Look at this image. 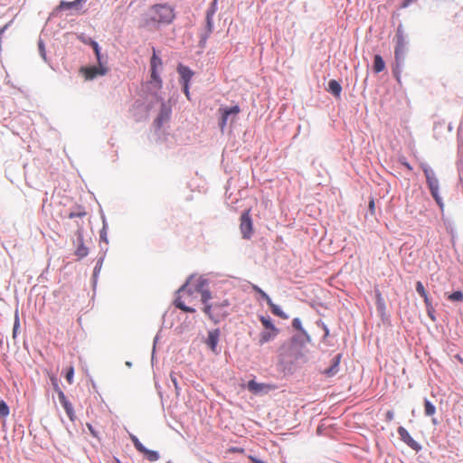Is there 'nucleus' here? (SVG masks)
<instances>
[{
    "instance_id": "34",
    "label": "nucleus",
    "mask_w": 463,
    "mask_h": 463,
    "mask_svg": "<svg viewBox=\"0 0 463 463\" xmlns=\"http://www.w3.org/2000/svg\"><path fill=\"white\" fill-rule=\"evenodd\" d=\"M76 6L74 1L72 2H61L60 5V8L61 9H71L72 7Z\"/></svg>"
},
{
    "instance_id": "7",
    "label": "nucleus",
    "mask_w": 463,
    "mask_h": 463,
    "mask_svg": "<svg viewBox=\"0 0 463 463\" xmlns=\"http://www.w3.org/2000/svg\"><path fill=\"white\" fill-rule=\"evenodd\" d=\"M240 231L242 238L250 240L253 234V222L250 216V209L245 210L240 218Z\"/></svg>"
},
{
    "instance_id": "15",
    "label": "nucleus",
    "mask_w": 463,
    "mask_h": 463,
    "mask_svg": "<svg viewBox=\"0 0 463 463\" xmlns=\"http://www.w3.org/2000/svg\"><path fill=\"white\" fill-rule=\"evenodd\" d=\"M397 431L400 436V439L409 447L414 449H417L419 448L418 443L411 438V436L404 427H399Z\"/></svg>"
},
{
    "instance_id": "44",
    "label": "nucleus",
    "mask_w": 463,
    "mask_h": 463,
    "mask_svg": "<svg viewBox=\"0 0 463 463\" xmlns=\"http://www.w3.org/2000/svg\"><path fill=\"white\" fill-rule=\"evenodd\" d=\"M249 459L251 460L252 463H265L253 456H249Z\"/></svg>"
},
{
    "instance_id": "21",
    "label": "nucleus",
    "mask_w": 463,
    "mask_h": 463,
    "mask_svg": "<svg viewBox=\"0 0 463 463\" xmlns=\"http://www.w3.org/2000/svg\"><path fill=\"white\" fill-rule=\"evenodd\" d=\"M267 304L269 306V307H270V309H271V312H272L275 316H277V317H280V318H282V319H288V315H286V314H285V313H284V312L279 308V307H278L277 305H275V304L272 302V300H271V299H270V302H269V303H267Z\"/></svg>"
},
{
    "instance_id": "23",
    "label": "nucleus",
    "mask_w": 463,
    "mask_h": 463,
    "mask_svg": "<svg viewBox=\"0 0 463 463\" xmlns=\"http://www.w3.org/2000/svg\"><path fill=\"white\" fill-rule=\"evenodd\" d=\"M424 408H425V414L427 416H432L436 412L435 406L428 400H425V402H424Z\"/></svg>"
},
{
    "instance_id": "16",
    "label": "nucleus",
    "mask_w": 463,
    "mask_h": 463,
    "mask_svg": "<svg viewBox=\"0 0 463 463\" xmlns=\"http://www.w3.org/2000/svg\"><path fill=\"white\" fill-rule=\"evenodd\" d=\"M219 341V331L213 330L209 332L206 344L213 352H216L217 344Z\"/></svg>"
},
{
    "instance_id": "9",
    "label": "nucleus",
    "mask_w": 463,
    "mask_h": 463,
    "mask_svg": "<svg viewBox=\"0 0 463 463\" xmlns=\"http://www.w3.org/2000/svg\"><path fill=\"white\" fill-rule=\"evenodd\" d=\"M218 111L221 114L219 127L221 130L223 131L227 125L229 117L231 115L237 116L241 112V109L238 105H236L233 107L220 108Z\"/></svg>"
},
{
    "instance_id": "48",
    "label": "nucleus",
    "mask_w": 463,
    "mask_h": 463,
    "mask_svg": "<svg viewBox=\"0 0 463 463\" xmlns=\"http://www.w3.org/2000/svg\"><path fill=\"white\" fill-rule=\"evenodd\" d=\"M323 329H324V333H325V336H328L329 335V330L327 328V326L326 325H323Z\"/></svg>"
},
{
    "instance_id": "1",
    "label": "nucleus",
    "mask_w": 463,
    "mask_h": 463,
    "mask_svg": "<svg viewBox=\"0 0 463 463\" xmlns=\"http://www.w3.org/2000/svg\"><path fill=\"white\" fill-rule=\"evenodd\" d=\"M175 17L174 8L167 4L152 5L143 19L144 27H157L161 24H171Z\"/></svg>"
},
{
    "instance_id": "38",
    "label": "nucleus",
    "mask_w": 463,
    "mask_h": 463,
    "mask_svg": "<svg viewBox=\"0 0 463 463\" xmlns=\"http://www.w3.org/2000/svg\"><path fill=\"white\" fill-rule=\"evenodd\" d=\"M416 0H403L402 4L401 5L402 8L408 7L411 3L415 2Z\"/></svg>"
},
{
    "instance_id": "31",
    "label": "nucleus",
    "mask_w": 463,
    "mask_h": 463,
    "mask_svg": "<svg viewBox=\"0 0 463 463\" xmlns=\"http://www.w3.org/2000/svg\"><path fill=\"white\" fill-rule=\"evenodd\" d=\"M73 375H74V368L71 366L66 373L65 378L67 382L71 384L73 382Z\"/></svg>"
},
{
    "instance_id": "10",
    "label": "nucleus",
    "mask_w": 463,
    "mask_h": 463,
    "mask_svg": "<svg viewBox=\"0 0 463 463\" xmlns=\"http://www.w3.org/2000/svg\"><path fill=\"white\" fill-rule=\"evenodd\" d=\"M55 391L57 392L59 401L64 408L69 419L71 421H74L76 416L72 404L67 400L64 392L59 388L58 384H55Z\"/></svg>"
},
{
    "instance_id": "2",
    "label": "nucleus",
    "mask_w": 463,
    "mask_h": 463,
    "mask_svg": "<svg viewBox=\"0 0 463 463\" xmlns=\"http://www.w3.org/2000/svg\"><path fill=\"white\" fill-rule=\"evenodd\" d=\"M203 285V280H194L193 279H189L187 283L179 289V296L175 300V307L184 312L194 313L195 309L186 306L185 301L190 303L193 295L197 293V291H201V287Z\"/></svg>"
},
{
    "instance_id": "32",
    "label": "nucleus",
    "mask_w": 463,
    "mask_h": 463,
    "mask_svg": "<svg viewBox=\"0 0 463 463\" xmlns=\"http://www.w3.org/2000/svg\"><path fill=\"white\" fill-rule=\"evenodd\" d=\"M292 326H293L295 329H297V330H298V331H300V332H304V329H303V327H302V323H301V321H300V319H299V318H294V319H293V321H292Z\"/></svg>"
},
{
    "instance_id": "24",
    "label": "nucleus",
    "mask_w": 463,
    "mask_h": 463,
    "mask_svg": "<svg viewBox=\"0 0 463 463\" xmlns=\"http://www.w3.org/2000/svg\"><path fill=\"white\" fill-rule=\"evenodd\" d=\"M252 289L257 292L260 297L261 298H263L267 303H269L270 302V298L269 297V295L264 292L260 288H259L257 285H252L251 286Z\"/></svg>"
},
{
    "instance_id": "18",
    "label": "nucleus",
    "mask_w": 463,
    "mask_h": 463,
    "mask_svg": "<svg viewBox=\"0 0 463 463\" xmlns=\"http://www.w3.org/2000/svg\"><path fill=\"white\" fill-rule=\"evenodd\" d=\"M328 91L331 92L335 97H339L342 92V87L337 80H331L328 82Z\"/></svg>"
},
{
    "instance_id": "35",
    "label": "nucleus",
    "mask_w": 463,
    "mask_h": 463,
    "mask_svg": "<svg viewBox=\"0 0 463 463\" xmlns=\"http://www.w3.org/2000/svg\"><path fill=\"white\" fill-rule=\"evenodd\" d=\"M229 452L231 453H240V454H243L245 452V449L243 448H239V447H232L228 449Z\"/></svg>"
},
{
    "instance_id": "28",
    "label": "nucleus",
    "mask_w": 463,
    "mask_h": 463,
    "mask_svg": "<svg viewBox=\"0 0 463 463\" xmlns=\"http://www.w3.org/2000/svg\"><path fill=\"white\" fill-rule=\"evenodd\" d=\"M203 285L201 287V291H197V293H201V299L203 303H206L211 298V292L209 290L203 289Z\"/></svg>"
},
{
    "instance_id": "50",
    "label": "nucleus",
    "mask_w": 463,
    "mask_h": 463,
    "mask_svg": "<svg viewBox=\"0 0 463 463\" xmlns=\"http://www.w3.org/2000/svg\"><path fill=\"white\" fill-rule=\"evenodd\" d=\"M116 463H122L119 459H116Z\"/></svg>"
},
{
    "instance_id": "20",
    "label": "nucleus",
    "mask_w": 463,
    "mask_h": 463,
    "mask_svg": "<svg viewBox=\"0 0 463 463\" xmlns=\"http://www.w3.org/2000/svg\"><path fill=\"white\" fill-rule=\"evenodd\" d=\"M278 334H279V331L269 330L268 332H262L260 334V343L265 344V343L272 340L273 338H275Z\"/></svg>"
},
{
    "instance_id": "5",
    "label": "nucleus",
    "mask_w": 463,
    "mask_h": 463,
    "mask_svg": "<svg viewBox=\"0 0 463 463\" xmlns=\"http://www.w3.org/2000/svg\"><path fill=\"white\" fill-rule=\"evenodd\" d=\"M428 186L430 188V194L439 208L442 210L444 208V203L442 198L439 195V180L436 177L434 172L429 167H424L423 169Z\"/></svg>"
},
{
    "instance_id": "46",
    "label": "nucleus",
    "mask_w": 463,
    "mask_h": 463,
    "mask_svg": "<svg viewBox=\"0 0 463 463\" xmlns=\"http://www.w3.org/2000/svg\"><path fill=\"white\" fill-rule=\"evenodd\" d=\"M427 312H428L429 317H430L434 321V320H435V317H434V316L432 315V314H433V312H434V308L432 307V309H430V310H429V309H427Z\"/></svg>"
},
{
    "instance_id": "43",
    "label": "nucleus",
    "mask_w": 463,
    "mask_h": 463,
    "mask_svg": "<svg viewBox=\"0 0 463 463\" xmlns=\"http://www.w3.org/2000/svg\"><path fill=\"white\" fill-rule=\"evenodd\" d=\"M83 215H85V213H69V215H68V217H69L70 219H72V218H74V217L83 216Z\"/></svg>"
},
{
    "instance_id": "30",
    "label": "nucleus",
    "mask_w": 463,
    "mask_h": 463,
    "mask_svg": "<svg viewBox=\"0 0 463 463\" xmlns=\"http://www.w3.org/2000/svg\"><path fill=\"white\" fill-rule=\"evenodd\" d=\"M416 291L420 297H426V294H428L427 290L425 289L423 284L420 281L416 282Z\"/></svg>"
},
{
    "instance_id": "47",
    "label": "nucleus",
    "mask_w": 463,
    "mask_h": 463,
    "mask_svg": "<svg viewBox=\"0 0 463 463\" xmlns=\"http://www.w3.org/2000/svg\"><path fill=\"white\" fill-rule=\"evenodd\" d=\"M207 26H208V33H212V23H211L210 18L207 19Z\"/></svg>"
},
{
    "instance_id": "8",
    "label": "nucleus",
    "mask_w": 463,
    "mask_h": 463,
    "mask_svg": "<svg viewBox=\"0 0 463 463\" xmlns=\"http://www.w3.org/2000/svg\"><path fill=\"white\" fill-rule=\"evenodd\" d=\"M130 439L133 442L136 449L140 453L144 454L147 460L153 462L159 459L160 457L158 452L147 449L135 435L130 434Z\"/></svg>"
},
{
    "instance_id": "36",
    "label": "nucleus",
    "mask_w": 463,
    "mask_h": 463,
    "mask_svg": "<svg viewBox=\"0 0 463 463\" xmlns=\"http://www.w3.org/2000/svg\"><path fill=\"white\" fill-rule=\"evenodd\" d=\"M423 299H424V303H425V306H426V309H432V304H431V301L429 298V295L426 294V297H422Z\"/></svg>"
},
{
    "instance_id": "17",
    "label": "nucleus",
    "mask_w": 463,
    "mask_h": 463,
    "mask_svg": "<svg viewBox=\"0 0 463 463\" xmlns=\"http://www.w3.org/2000/svg\"><path fill=\"white\" fill-rule=\"evenodd\" d=\"M177 71L181 76V80L183 83H189L192 79L194 72L186 66L179 65L177 68Z\"/></svg>"
},
{
    "instance_id": "51",
    "label": "nucleus",
    "mask_w": 463,
    "mask_h": 463,
    "mask_svg": "<svg viewBox=\"0 0 463 463\" xmlns=\"http://www.w3.org/2000/svg\"><path fill=\"white\" fill-rule=\"evenodd\" d=\"M395 75H396V79L399 80V76L397 75L396 71H394Z\"/></svg>"
},
{
    "instance_id": "12",
    "label": "nucleus",
    "mask_w": 463,
    "mask_h": 463,
    "mask_svg": "<svg viewBox=\"0 0 463 463\" xmlns=\"http://www.w3.org/2000/svg\"><path fill=\"white\" fill-rule=\"evenodd\" d=\"M247 388L250 392H252L254 394H258V393H267L269 391L273 390L274 386H272L270 384H267V383H259L255 382L254 380H250L248 382Z\"/></svg>"
},
{
    "instance_id": "41",
    "label": "nucleus",
    "mask_w": 463,
    "mask_h": 463,
    "mask_svg": "<svg viewBox=\"0 0 463 463\" xmlns=\"http://www.w3.org/2000/svg\"><path fill=\"white\" fill-rule=\"evenodd\" d=\"M170 377L175 385V390L178 392L179 387H178V383H177L176 377L174 374H171Z\"/></svg>"
},
{
    "instance_id": "33",
    "label": "nucleus",
    "mask_w": 463,
    "mask_h": 463,
    "mask_svg": "<svg viewBox=\"0 0 463 463\" xmlns=\"http://www.w3.org/2000/svg\"><path fill=\"white\" fill-rule=\"evenodd\" d=\"M91 46L94 50V52L96 54L98 61H100V50H99V46L98 43L92 42Z\"/></svg>"
},
{
    "instance_id": "6",
    "label": "nucleus",
    "mask_w": 463,
    "mask_h": 463,
    "mask_svg": "<svg viewBox=\"0 0 463 463\" xmlns=\"http://www.w3.org/2000/svg\"><path fill=\"white\" fill-rule=\"evenodd\" d=\"M395 37L396 46L394 50V55L396 68L398 69L403 63L406 52V41L403 35V31L401 27H398Z\"/></svg>"
},
{
    "instance_id": "27",
    "label": "nucleus",
    "mask_w": 463,
    "mask_h": 463,
    "mask_svg": "<svg viewBox=\"0 0 463 463\" xmlns=\"http://www.w3.org/2000/svg\"><path fill=\"white\" fill-rule=\"evenodd\" d=\"M448 298L451 301H463V293L461 291H455L451 293Z\"/></svg>"
},
{
    "instance_id": "4",
    "label": "nucleus",
    "mask_w": 463,
    "mask_h": 463,
    "mask_svg": "<svg viewBox=\"0 0 463 463\" xmlns=\"http://www.w3.org/2000/svg\"><path fill=\"white\" fill-rule=\"evenodd\" d=\"M162 60L156 54L155 48H153V55L150 59V80L148 83L152 89L156 90L162 89L163 81L159 75V71L162 69Z\"/></svg>"
},
{
    "instance_id": "3",
    "label": "nucleus",
    "mask_w": 463,
    "mask_h": 463,
    "mask_svg": "<svg viewBox=\"0 0 463 463\" xmlns=\"http://www.w3.org/2000/svg\"><path fill=\"white\" fill-rule=\"evenodd\" d=\"M229 307L230 301L228 299H223L220 302L205 305L203 312L214 323H218L230 314Z\"/></svg>"
},
{
    "instance_id": "25",
    "label": "nucleus",
    "mask_w": 463,
    "mask_h": 463,
    "mask_svg": "<svg viewBox=\"0 0 463 463\" xmlns=\"http://www.w3.org/2000/svg\"><path fill=\"white\" fill-rule=\"evenodd\" d=\"M88 248L86 246L83 245V243H80L76 251H75V254L79 257V258H84L88 255Z\"/></svg>"
},
{
    "instance_id": "40",
    "label": "nucleus",
    "mask_w": 463,
    "mask_h": 463,
    "mask_svg": "<svg viewBox=\"0 0 463 463\" xmlns=\"http://www.w3.org/2000/svg\"><path fill=\"white\" fill-rule=\"evenodd\" d=\"M374 208H375L374 200L371 199L370 202H369V210H370L372 214H373V213H374Z\"/></svg>"
},
{
    "instance_id": "26",
    "label": "nucleus",
    "mask_w": 463,
    "mask_h": 463,
    "mask_svg": "<svg viewBox=\"0 0 463 463\" xmlns=\"http://www.w3.org/2000/svg\"><path fill=\"white\" fill-rule=\"evenodd\" d=\"M20 327V319L18 316V312H15L14 315V328H13V337L15 338L18 333V329Z\"/></svg>"
},
{
    "instance_id": "19",
    "label": "nucleus",
    "mask_w": 463,
    "mask_h": 463,
    "mask_svg": "<svg viewBox=\"0 0 463 463\" xmlns=\"http://www.w3.org/2000/svg\"><path fill=\"white\" fill-rule=\"evenodd\" d=\"M385 69V63L381 55L376 54L373 59V71L375 73H379Z\"/></svg>"
},
{
    "instance_id": "37",
    "label": "nucleus",
    "mask_w": 463,
    "mask_h": 463,
    "mask_svg": "<svg viewBox=\"0 0 463 463\" xmlns=\"http://www.w3.org/2000/svg\"><path fill=\"white\" fill-rule=\"evenodd\" d=\"M394 418V413L392 411H388L386 413H385V420L390 422L393 420Z\"/></svg>"
},
{
    "instance_id": "42",
    "label": "nucleus",
    "mask_w": 463,
    "mask_h": 463,
    "mask_svg": "<svg viewBox=\"0 0 463 463\" xmlns=\"http://www.w3.org/2000/svg\"><path fill=\"white\" fill-rule=\"evenodd\" d=\"M87 428L89 429L90 432L92 436L98 437L96 430L93 429L92 425L90 423H87Z\"/></svg>"
},
{
    "instance_id": "45",
    "label": "nucleus",
    "mask_w": 463,
    "mask_h": 463,
    "mask_svg": "<svg viewBox=\"0 0 463 463\" xmlns=\"http://www.w3.org/2000/svg\"><path fill=\"white\" fill-rule=\"evenodd\" d=\"M39 49L41 51L43 58L45 60L46 58H45L44 48H43V44L42 43H39Z\"/></svg>"
},
{
    "instance_id": "22",
    "label": "nucleus",
    "mask_w": 463,
    "mask_h": 463,
    "mask_svg": "<svg viewBox=\"0 0 463 463\" xmlns=\"http://www.w3.org/2000/svg\"><path fill=\"white\" fill-rule=\"evenodd\" d=\"M260 321L261 322L262 326L266 329L271 330V331H279V329L273 325V323L271 322L269 317H266L260 316Z\"/></svg>"
},
{
    "instance_id": "49",
    "label": "nucleus",
    "mask_w": 463,
    "mask_h": 463,
    "mask_svg": "<svg viewBox=\"0 0 463 463\" xmlns=\"http://www.w3.org/2000/svg\"><path fill=\"white\" fill-rule=\"evenodd\" d=\"M402 165L410 171L412 170L411 165L408 162H402Z\"/></svg>"
},
{
    "instance_id": "11",
    "label": "nucleus",
    "mask_w": 463,
    "mask_h": 463,
    "mask_svg": "<svg viewBox=\"0 0 463 463\" xmlns=\"http://www.w3.org/2000/svg\"><path fill=\"white\" fill-rule=\"evenodd\" d=\"M81 71L84 74L86 80H92L97 76H103L108 72V69L99 61V66H91L82 68Z\"/></svg>"
},
{
    "instance_id": "14",
    "label": "nucleus",
    "mask_w": 463,
    "mask_h": 463,
    "mask_svg": "<svg viewBox=\"0 0 463 463\" xmlns=\"http://www.w3.org/2000/svg\"><path fill=\"white\" fill-rule=\"evenodd\" d=\"M342 354H336L331 361V364L328 368L322 371V373L326 377H333L339 372V365L341 362Z\"/></svg>"
},
{
    "instance_id": "29",
    "label": "nucleus",
    "mask_w": 463,
    "mask_h": 463,
    "mask_svg": "<svg viewBox=\"0 0 463 463\" xmlns=\"http://www.w3.org/2000/svg\"><path fill=\"white\" fill-rule=\"evenodd\" d=\"M9 414V408L4 401H0V417H6Z\"/></svg>"
},
{
    "instance_id": "39",
    "label": "nucleus",
    "mask_w": 463,
    "mask_h": 463,
    "mask_svg": "<svg viewBox=\"0 0 463 463\" xmlns=\"http://www.w3.org/2000/svg\"><path fill=\"white\" fill-rule=\"evenodd\" d=\"M183 85H184V92L185 96L187 97V99H190L188 83H183Z\"/></svg>"
},
{
    "instance_id": "13",
    "label": "nucleus",
    "mask_w": 463,
    "mask_h": 463,
    "mask_svg": "<svg viewBox=\"0 0 463 463\" xmlns=\"http://www.w3.org/2000/svg\"><path fill=\"white\" fill-rule=\"evenodd\" d=\"M171 109L166 104L163 103L160 108V111L158 116L154 121L155 126L157 128H160L165 122H167L170 118Z\"/></svg>"
}]
</instances>
